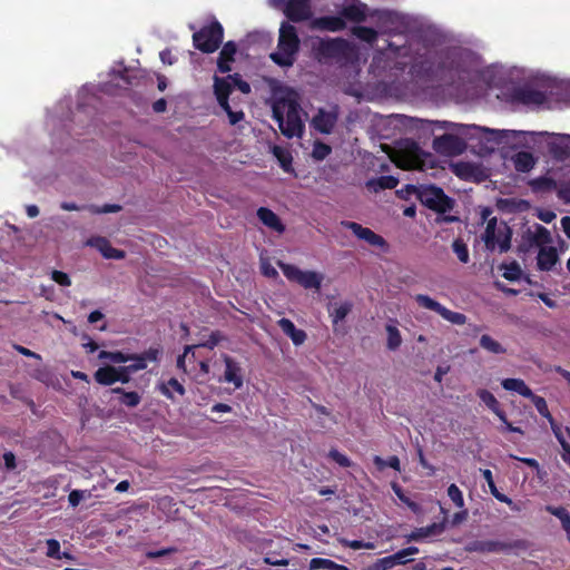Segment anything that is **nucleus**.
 Segmentation results:
<instances>
[{
    "mask_svg": "<svg viewBox=\"0 0 570 570\" xmlns=\"http://www.w3.org/2000/svg\"><path fill=\"white\" fill-rule=\"evenodd\" d=\"M412 72L421 79L440 80L453 86L465 78L468 69L463 52L448 48L416 60L412 65Z\"/></svg>",
    "mask_w": 570,
    "mask_h": 570,
    "instance_id": "obj_1",
    "label": "nucleus"
},
{
    "mask_svg": "<svg viewBox=\"0 0 570 570\" xmlns=\"http://www.w3.org/2000/svg\"><path fill=\"white\" fill-rule=\"evenodd\" d=\"M299 104L291 98H278L274 101L273 119L277 122L281 132L287 137H301L304 132V124L301 118Z\"/></svg>",
    "mask_w": 570,
    "mask_h": 570,
    "instance_id": "obj_2",
    "label": "nucleus"
},
{
    "mask_svg": "<svg viewBox=\"0 0 570 570\" xmlns=\"http://www.w3.org/2000/svg\"><path fill=\"white\" fill-rule=\"evenodd\" d=\"M301 40L296 28L283 21L278 31L277 49L269 55L271 60L282 68H291L297 60Z\"/></svg>",
    "mask_w": 570,
    "mask_h": 570,
    "instance_id": "obj_3",
    "label": "nucleus"
},
{
    "mask_svg": "<svg viewBox=\"0 0 570 570\" xmlns=\"http://www.w3.org/2000/svg\"><path fill=\"white\" fill-rule=\"evenodd\" d=\"M110 79L98 86V91L109 96H121L130 92L134 86L140 82V70L124 67L119 70L112 69L109 72Z\"/></svg>",
    "mask_w": 570,
    "mask_h": 570,
    "instance_id": "obj_4",
    "label": "nucleus"
},
{
    "mask_svg": "<svg viewBox=\"0 0 570 570\" xmlns=\"http://www.w3.org/2000/svg\"><path fill=\"white\" fill-rule=\"evenodd\" d=\"M393 160L397 167L405 170H424L426 167H433L432 155L422 151L420 146L414 141L399 150Z\"/></svg>",
    "mask_w": 570,
    "mask_h": 570,
    "instance_id": "obj_5",
    "label": "nucleus"
},
{
    "mask_svg": "<svg viewBox=\"0 0 570 570\" xmlns=\"http://www.w3.org/2000/svg\"><path fill=\"white\" fill-rule=\"evenodd\" d=\"M223 40L224 28L216 19L193 33L194 47L204 53L215 52L223 43Z\"/></svg>",
    "mask_w": 570,
    "mask_h": 570,
    "instance_id": "obj_6",
    "label": "nucleus"
},
{
    "mask_svg": "<svg viewBox=\"0 0 570 570\" xmlns=\"http://www.w3.org/2000/svg\"><path fill=\"white\" fill-rule=\"evenodd\" d=\"M530 543L525 539H515L510 542L499 540H473L466 543L465 551L478 553H509L515 550H528Z\"/></svg>",
    "mask_w": 570,
    "mask_h": 570,
    "instance_id": "obj_7",
    "label": "nucleus"
},
{
    "mask_svg": "<svg viewBox=\"0 0 570 570\" xmlns=\"http://www.w3.org/2000/svg\"><path fill=\"white\" fill-rule=\"evenodd\" d=\"M417 200L438 214H445L454 206V200L435 185H421Z\"/></svg>",
    "mask_w": 570,
    "mask_h": 570,
    "instance_id": "obj_8",
    "label": "nucleus"
},
{
    "mask_svg": "<svg viewBox=\"0 0 570 570\" xmlns=\"http://www.w3.org/2000/svg\"><path fill=\"white\" fill-rule=\"evenodd\" d=\"M142 368V356L135 357V363L128 366H102L95 372V380L101 385H112L116 382L127 383L130 374Z\"/></svg>",
    "mask_w": 570,
    "mask_h": 570,
    "instance_id": "obj_9",
    "label": "nucleus"
},
{
    "mask_svg": "<svg viewBox=\"0 0 570 570\" xmlns=\"http://www.w3.org/2000/svg\"><path fill=\"white\" fill-rule=\"evenodd\" d=\"M350 43L343 38L321 39L313 46V53L320 62L342 59L347 56Z\"/></svg>",
    "mask_w": 570,
    "mask_h": 570,
    "instance_id": "obj_10",
    "label": "nucleus"
},
{
    "mask_svg": "<svg viewBox=\"0 0 570 570\" xmlns=\"http://www.w3.org/2000/svg\"><path fill=\"white\" fill-rule=\"evenodd\" d=\"M284 276L289 281L299 284L305 289L320 291L323 282V275L314 271H302L293 264L278 262Z\"/></svg>",
    "mask_w": 570,
    "mask_h": 570,
    "instance_id": "obj_11",
    "label": "nucleus"
},
{
    "mask_svg": "<svg viewBox=\"0 0 570 570\" xmlns=\"http://www.w3.org/2000/svg\"><path fill=\"white\" fill-rule=\"evenodd\" d=\"M414 299L419 304V306L438 313L444 320L452 324L463 325L466 322V316L464 314L453 312L446 308L445 306H443L442 304H440L439 302H436L435 299L431 298L428 295L417 294L415 295Z\"/></svg>",
    "mask_w": 570,
    "mask_h": 570,
    "instance_id": "obj_12",
    "label": "nucleus"
},
{
    "mask_svg": "<svg viewBox=\"0 0 570 570\" xmlns=\"http://www.w3.org/2000/svg\"><path fill=\"white\" fill-rule=\"evenodd\" d=\"M283 13L288 19L287 22H305L313 17L311 0H287L282 8Z\"/></svg>",
    "mask_w": 570,
    "mask_h": 570,
    "instance_id": "obj_13",
    "label": "nucleus"
},
{
    "mask_svg": "<svg viewBox=\"0 0 570 570\" xmlns=\"http://www.w3.org/2000/svg\"><path fill=\"white\" fill-rule=\"evenodd\" d=\"M340 116L337 105H334L330 110L320 108L311 120V126L323 135H330L335 128Z\"/></svg>",
    "mask_w": 570,
    "mask_h": 570,
    "instance_id": "obj_14",
    "label": "nucleus"
},
{
    "mask_svg": "<svg viewBox=\"0 0 570 570\" xmlns=\"http://www.w3.org/2000/svg\"><path fill=\"white\" fill-rule=\"evenodd\" d=\"M466 147L465 141L456 135L443 134L433 139V148L443 155H460Z\"/></svg>",
    "mask_w": 570,
    "mask_h": 570,
    "instance_id": "obj_15",
    "label": "nucleus"
},
{
    "mask_svg": "<svg viewBox=\"0 0 570 570\" xmlns=\"http://www.w3.org/2000/svg\"><path fill=\"white\" fill-rule=\"evenodd\" d=\"M342 225L350 229L358 239L365 240L372 246L384 248L387 246L386 240L379 234L367 227H363L355 222H342Z\"/></svg>",
    "mask_w": 570,
    "mask_h": 570,
    "instance_id": "obj_16",
    "label": "nucleus"
},
{
    "mask_svg": "<svg viewBox=\"0 0 570 570\" xmlns=\"http://www.w3.org/2000/svg\"><path fill=\"white\" fill-rule=\"evenodd\" d=\"M512 101L520 102L525 106H540L546 102L547 96L543 91L531 87L514 88L511 94Z\"/></svg>",
    "mask_w": 570,
    "mask_h": 570,
    "instance_id": "obj_17",
    "label": "nucleus"
},
{
    "mask_svg": "<svg viewBox=\"0 0 570 570\" xmlns=\"http://www.w3.org/2000/svg\"><path fill=\"white\" fill-rule=\"evenodd\" d=\"M549 153L558 161L570 157V135H557L548 144Z\"/></svg>",
    "mask_w": 570,
    "mask_h": 570,
    "instance_id": "obj_18",
    "label": "nucleus"
},
{
    "mask_svg": "<svg viewBox=\"0 0 570 570\" xmlns=\"http://www.w3.org/2000/svg\"><path fill=\"white\" fill-rule=\"evenodd\" d=\"M223 361L225 363L224 381L232 383L237 390L240 389L244 383L242 367L233 357L227 354H223Z\"/></svg>",
    "mask_w": 570,
    "mask_h": 570,
    "instance_id": "obj_19",
    "label": "nucleus"
},
{
    "mask_svg": "<svg viewBox=\"0 0 570 570\" xmlns=\"http://www.w3.org/2000/svg\"><path fill=\"white\" fill-rule=\"evenodd\" d=\"M87 245L98 249L107 259H121L125 253L111 246L110 242L102 236L91 237L87 240Z\"/></svg>",
    "mask_w": 570,
    "mask_h": 570,
    "instance_id": "obj_20",
    "label": "nucleus"
},
{
    "mask_svg": "<svg viewBox=\"0 0 570 570\" xmlns=\"http://www.w3.org/2000/svg\"><path fill=\"white\" fill-rule=\"evenodd\" d=\"M311 26L313 29L337 32L346 28V22L342 16H323L315 18Z\"/></svg>",
    "mask_w": 570,
    "mask_h": 570,
    "instance_id": "obj_21",
    "label": "nucleus"
},
{
    "mask_svg": "<svg viewBox=\"0 0 570 570\" xmlns=\"http://www.w3.org/2000/svg\"><path fill=\"white\" fill-rule=\"evenodd\" d=\"M60 208L62 210H67V212L87 209L91 214H108V213H118L121 210V206L116 205V204H106L104 206H97V205L79 206L72 202H62L60 204Z\"/></svg>",
    "mask_w": 570,
    "mask_h": 570,
    "instance_id": "obj_22",
    "label": "nucleus"
},
{
    "mask_svg": "<svg viewBox=\"0 0 570 570\" xmlns=\"http://www.w3.org/2000/svg\"><path fill=\"white\" fill-rule=\"evenodd\" d=\"M559 262V255L554 247H540L537 256V267L539 271L549 272Z\"/></svg>",
    "mask_w": 570,
    "mask_h": 570,
    "instance_id": "obj_23",
    "label": "nucleus"
},
{
    "mask_svg": "<svg viewBox=\"0 0 570 570\" xmlns=\"http://www.w3.org/2000/svg\"><path fill=\"white\" fill-rule=\"evenodd\" d=\"M236 52L237 45L234 41H227L223 46L217 59V68L219 72L227 73L232 70L230 63L234 62Z\"/></svg>",
    "mask_w": 570,
    "mask_h": 570,
    "instance_id": "obj_24",
    "label": "nucleus"
},
{
    "mask_svg": "<svg viewBox=\"0 0 570 570\" xmlns=\"http://www.w3.org/2000/svg\"><path fill=\"white\" fill-rule=\"evenodd\" d=\"M233 91V83L228 76L226 77H214V94L216 96L217 102L220 107H226L227 102H229V95Z\"/></svg>",
    "mask_w": 570,
    "mask_h": 570,
    "instance_id": "obj_25",
    "label": "nucleus"
},
{
    "mask_svg": "<svg viewBox=\"0 0 570 570\" xmlns=\"http://www.w3.org/2000/svg\"><path fill=\"white\" fill-rule=\"evenodd\" d=\"M257 217L266 227L279 234L285 232V225L272 209L267 207H259L257 209Z\"/></svg>",
    "mask_w": 570,
    "mask_h": 570,
    "instance_id": "obj_26",
    "label": "nucleus"
},
{
    "mask_svg": "<svg viewBox=\"0 0 570 570\" xmlns=\"http://www.w3.org/2000/svg\"><path fill=\"white\" fill-rule=\"evenodd\" d=\"M277 324L283 333L292 340L294 345H302L306 341V333L303 330L297 328L289 318L283 317L277 322Z\"/></svg>",
    "mask_w": 570,
    "mask_h": 570,
    "instance_id": "obj_27",
    "label": "nucleus"
},
{
    "mask_svg": "<svg viewBox=\"0 0 570 570\" xmlns=\"http://www.w3.org/2000/svg\"><path fill=\"white\" fill-rule=\"evenodd\" d=\"M366 10L367 7L364 3H352L343 7L341 10V16L344 18V20L360 23L366 20Z\"/></svg>",
    "mask_w": 570,
    "mask_h": 570,
    "instance_id": "obj_28",
    "label": "nucleus"
},
{
    "mask_svg": "<svg viewBox=\"0 0 570 570\" xmlns=\"http://www.w3.org/2000/svg\"><path fill=\"white\" fill-rule=\"evenodd\" d=\"M479 399L499 417L500 421H505V412L501 409L499 401L488 390L478 391Z\"/></svg>",
    "mask_w": 570,
    "mask_h": 570,
    "instance_id": "obj_29",
    "label": "nucleus"
},
{
    "mask_svg": "<svg viewBox=\"0 0 570 570\" xmlns=\"http://www.w3.org/2000/svg\"><path fill=\"white\" fill-rule=\"evenodd\" d=\"M501 385L504 390L515 392L523 397L533 396L532 390L521 379H504Z\"/></svg>",
    "mask_w": 570,
    "mask_h": 570,
    "instance_id": "obj_30",
    "label": "nucleus"
},
{
    "mask_svg": "<svg viewBox=\"0 0 570 570\" xmlns=\"http://www.w3.org/2000/svg\"><path fill=\"white\" fill-rule=\"evenodd\" d=\"M546 511L550 514L557 517L560 522L561 527L566 532L567 540L570 542V513L569 511L563 507H553V505H547Z\"/></svg>",
    "mask_w": 570,
    "mask_h": 570,
    "instance_id": "obj_31",
    "label": "nucleus"
},
{
    "mask_svg": "<svg viewBox=\"0 0 570 570\" xmlns=\"http://www.w3.org/2000/svg\"><path fill=\"white\" fill-rule=\"evenodd\" d=\"M529 185L534 193H548L557 189V181L547 176H540L529 181Z\"/></svg>",
    "mask_w": 570,
    "mask_h": 570,
    "instance_id": "obj_32",
    "label": "nucleus"
},
{
    "mask_svg": "<svg viewBox=\"0 0 570 570\" xmlns=\"http://www.w3.org/2000/svg\"><path fill=\"white\" fill-rule=\"evenodd\" d=\"M142 356V354L130 355L120 351L109 352V351H100L98 354V358L101 361H109L110 363L120 364L126 363L128 361H134L135 357Z\"/></svg>",
    "mask_w": 570,
    "mask_h": 570,
    "instance_id": "obj_33",
    "label": "nucleus"
},
{
    "mask_svg": "<svg viewBox=\"0 0 570 570\" xmlns=\"http://www.w3.org/2000/svg\"><path fill=\"white\" fill-rule=\"evenodd\" d=\"M512 229L507 223H501L498 228L497 244L500 253H507L511 248Z\"/></svg>",
    "mask_w": 570,
    "mask_h": 570,
    "instance_id": "obj_34",
    "label": "nucleus"
},
{
    "mask_svg": "<svg viewBox=\"0 0 570 570\" xmlns=\"http://www.w3.org/2000/svg\"><path fill=\"white\" fill-rule=\"evenodd\" d=\"M159 390L161 394L166 397L174 400V393L179 394L180 396L185 395V387L181 383L178 382L177 379L171 377L166 382H161L159 384Z\"/></svg>",
    "mask_w": 570,
    "mask_h": 570,
    "instance_id": "obj_35",
    "label": "nucleus"
},
{
    "mask_svg": "<svg viewBox=\"0 0 570 570\" xmlns=\"http://www.w3.org/2000/svg\"><path fill=\"white\" fill-rule=\"evenodd\" d=\"M513 163H514V168L520 171V173H528L530 171L534 164H535V160L532 156L531 153L529 151H519L514 158H513Z\"/></svg>",
    "mask_w": 570,
    "mask_h": 570,
    "instance_id": "obj_36",
    "label": "nucleus"
},
{
    "mask_svg": "<svg viewBox=\"0 0 570 570\" xmlns=\"http://www.w3.org/2000/svg\"><path fill=\"white\" fill-rule=\"evenodd\" d=\"M353 308V304L351 302H343L341 304H335L328 309L330 316L332 318L333 325H337L340 322L344 321L345 317L350 314Z\"/></svg>",
    "mask_w": 570,
    "mask_h": 570,
    "instance_id": "obj_37",
    "label": "nucleus"
},
{
    "mask_svg": "<svg viewBox=\"0 0 570 570\" xmlns=\"http://www.w3.org/2000/svg\"><path fill=\"white\" fill-rule=\"evenodd\" d=\"M352 35L355 36L361 41L366 43H374L377 39V31L374 28L365 27V26H355L352 28Z\"/></svg>",
    "mask_w": 570,
    "mask_h": 570,
    "instance_id": "obj_38",
    "label": "nucleus"
},
{
    "mask_svg": "<svg viewBox=\"0 0 570 570\" xmlns=\"http://www.w3.org/2000/svg\"><path fill=\"white\" fill-rule=\"evenodd\" d=\"M497 217H492L488 220L482 239L488 249L493 250L497 245Z\"/></svg>",
    "mask_w": 570,
    "mask_h": 570,
    "instance_id": "obj_39",
    "label": "nucleus"
},
{
    "mask_svg": "<svg viewBox=\"0 0 570 570\" xmlns=\"http://www.w3.org/2000/svg\"><path fill=\"white\" fill-rule=\"evenodd\" d=\"M309 569H326V570H350L346 566L338 564L331 559L313 558L309 561Z\"/></svg>",
    "mask_w": 570,
    "mask_h": 570,
    "instance_id": "obj_40",
    "label": "nucleus"
},
{
    "mask_svg": "<svg viewBox=\"0 0 570 570\" xmlns=\"http://www.w3.org/2000/svg\"><path fill=\"white\" fill-rule=\"evenodd\" d=\"M551 429L553 431L554 436L559 441L564 454L562 455V460L570 466V444L566 441L561 428L556 423L554 419L552 422H549Z\"/></svg>",
    "mask_w": 570,
    "mask_h": 570,
    "instance_id": "obj_41",
    "label": "nucleus"
},
{
    "mask_svg": "<svg viewBox=\"0 0 570 570\" xmlns=\"http://www.w3.org/2000/svg\"><path fill=\"white\" fill-rule=\"evenodd\" d=\"M528 238H529L530 246L538 245V246L542 247L544 244H548L551 242L550 232L541 225H538L535 233H533V234L530 233L528 235Z\"/></svg>",
    "mask_w": 570,
    "mask_h": 570,
    "instance_id": "obj_42",
    "label": "nucleus"
},
{
    "mask_svg": "<svg viewBox=\"0 0 570 570\" xmlns=\"http://www.w3.org/2000/svg\"><path fill=\"white\" fill-rule=\"evenodd\" d=\"M443 128H455L459 134H464V135L468 134V131L470 129L484 130L489 135L493 136L492 139L495 140V141H498L499 137L501 136V131H499V130L481 128V127H478V126H471L470 127V126L458 125V124H453V122H449V121H444L443 122Z\"/></svg>",
    "mask_w": 570,
    "mask_h": 570,
    "instance_id": "obj_43",
    "label": "nucleus"
},
{
    "mask_svg": "<svg viewBox=\"0 0 570 570\" xmlns=\"http://www.w3.org/2000/svg\"><path fill=\"white\" fill-rule=\"evenodd\" d=\"M111 392L118 394V401L127 406H136L140 401V396L137 392H125L121 387L112 389Z\"/></svg>",
    "mask_w": 570,
    "mask_h": 570,
    "instance_id": "obj_44",
    "label": "nucleus"
},
{
    "mask_svg": "<svg viewBox=\"0 0 570 570\" xmlns=\"http://www.w3.org/2000/svg\"><path fill=\"white\" fill-rule=\"evenodd\" d=\"M480 346L492 354H504L507 350L490 335L483 334L480 337Z\"/></svg>",
    "mask_w": 570,
    "mask_h": 570,
    "instance_id": "obj_45",
    "label": "nucleus"
},
{
    "mask_svg": "<svg viewBox=\"0 0 570 570\" xmlns=\"http://www.w3.org/2000/svg\"><path fill=\"white\" fill-rule=\"evenodd\" d=\"M385 330L387 333V348L391 351L397 350L402 344V336L399 328L395 325L386 324Z\"/></svg>",
    "mask_w": 570,
    "mask_h": 570,
    "instance_id": "obj_46",
    "label": "nucleus"
},
{
    "mask_svg": "<svg viewBox=\"0 0 570 570\" xmlns=\"http://www.w3.org/2000/svg\"><path fill=\"white\" fill-rule=\"evenodd\" d=\"M501 268L504 269L503 277L510 282L520 279V277L522 275L521 267L515 261H513L509 264H505V263L502 264Z\"/></svg>",
    "mask_w": 570,
    "mask_h": 570,
    "instance_id": "obj_47",
    "label": "nucleus"
},
{
    "mask_svg": "<svg viewBox=\"0 0 570 570\" xmlns=\"http://www.w3.org/2000/svg\"><path fill=\"white\" fill-rule=\"evenodd\" d=\"M476 167L471 163L461 161L453 166V173L462 179H469L473 177Z\"/></svg>",
    "mask_w": 570,
    "mask_h": 570,
    "instance_id": "obj_48",
    "label": "nucleus"
},
{
    "mask_svg": "<svg viewBox=\"0 0 570 570\" xmlns=\"http://www.w3.org/2000/svg\"><path fill=\"white\" fill-rule=\"evenodd\" d=\"M419 551L420 550H419L417 547L412 546V547L404 548V549L397 551L394 554H391L390 558H392V562L394 563V566H396V564H405V563H407L410 561L406 558L409 556L417 554Z\"/></svg>",
    "mask_w": 570,
    "mask_h": 570,
    "instance_id": "obj_49",
    "label": "nucleus"
},
{
    "mask_svg": "<svg viewBox=\"0 0 570 570\" xmlns=\"http://www.w3.org/2000/svg\"><path fill=\"white\" fill-rule=\"evenodd\" d=\"M527 399L531 400V402L533 403V405L535 406V409L540 415L548 419L549 422H552L553 416L551 415V413L548 409V404H547L544 397L539 396L533 393V396H528Z\"/></svg>",
    "mask_w": 570,
    "mask_h": 570,
    "instance_id": "obj_50",
    "label": "nucleus"
},
{
    "mask_svg": "<svg viewBox=\"0 0 570 570\" xmlns=\"http://www.w3.org/2000/svg\"><path fill=\"white\" fill-rule=\"evenodd\" d=\"M373 462L379 470H383L385 466H389L395 471H400L401 469L400 459L396 455H391L387 458V460H384L381 456L375 455Z\"/></svg>",
    "mask_w": 570,
    "mask_h": 570,
    "instance_id": "obj_51",
    "label": "nucleus"
},
{
    "mask_svg": "<svg viewBox=\"0 0 570 570\" xmlns=\"http://www.w3.org/2000/svg\"><path fill=\"white\" fill-rule=\"evenodd\" d=\"M452 249L461 263L466 264L469 262V249L466 244L461 238H458L453 242Z\"/></svg>",
    "mask_w": 570,
    "mask_h": 570,
    "instance_id": "obj_52",
    "label": "nucleus"
},
{
    "mask_svg": "<svg viewBox=\"0 0 570 570\" xmlns=\"http://www.w3.org/2000/svg\"><path fill=\"white\" fill-rule=\"evenodd\" d=\"M421 190V185L420 186H415V185H412V184H407L405 185L404 187H402L401 189H397L396 190V195L401 198V199H404V200H409L411 199L413 196L419 199V193Z\"/></svg>",
    "mask_w": 570,
    "mask_h": 570,
    "instance_id": "obj_53",
    "label": "nucleus"
},
{
    "mask_svg": "<svg viewBox=\"0 0 570 570\" xmlns=\"http://www.w3.org/2000/svg\"><path fill=\"white\" fill-rule=\"evenodd\" d=\"M332 153V148L330 145L322 142V141H315L313 146L312 156L316 160H323L325 159L330 154Z\"/></svg>",
    "mask_w": 570,
    "mask_h": 570,
    "instance_id": "obj_54",
    "label": "nucleus"
},
{
    "mask_svg": "<svg viewBox=\"0 0 570 570\" xmlns=\"http://www.w3.org/2000/svg\"><path fill=\"white\" fill-rule=\"evenodd\" d=\"M372 184H376L380 189H393L399 185V179L394 176L387 175L370 181V185Z\"/></svg>",
    "mask_w": 570,
    "mask_h": 570,
    "instance_id": "obj_55",
    "label": "nucleus"
},
{
    "mask_svg": "<svg viewBox=\"0 0 570 570\" xmlns=\"http://www.w3.org/2000/svg\"><path fill=\"white\" fill-rule=\"evenodd\" d=\"M448 495L456 508L461 509L464 507V499H463L462 491L459 489V487L456 484L452 483L449 485Z\"/></svg>",
    "mask_w": 570,
    "mask_h": 570,
    "instance_id": "obj_56",
    "label": "nucleus"
},
{
    "mask_svg": "<svg viewBox=\"0 0 570 570\" xmlns=\"http://www.w3.org/2000/svg\"><path fill=\"white\" fill-rule=\"evenodd\" d=\"M178 551L176 547H168L159 550H147L145 551V558L147 559H158L168 557L170 554H174Z\"/></svg>",
    "mask_w": 570,
    "mask_h": 570,
    "instance_id": "obj_57",
    "label": "nucleus"
},
{
    "mask_svg": "<svg viewBox=\"0 0 570 570\" xmlns=\"http://www.w3.org/2000/svg\"><path fill=\"white\" fill-rule=\"evenodd\" d=\"M228 79H230L233 83V89L237 88L243 94L250 92V85L247 81L243 80L239 73L228 75Z\"/></svg>",
    "mask_w": 570,
    "mask_h": 570,
    "instance_id": "obj_58",
    "label": "nucleus"
},
{
    "mask_svg": "<svg viewBox=\"0 0 570 570\" xmlns=\"http://www.w3.org/2000/svg\"><path fill=\"white\" fill-rule=\"evenodd\" d=\"M341 543L344 547L351 548L353 550H360V549L372 550V549L375 548V544L373 542H365L363 540H347V539H343V540H341Z\"/></svg>",
    "mask_w": 570,
    "mask_h": 570,
    "instance_id": "obj_59",
    "label": "nucleus"
},
{
    "mask_svg": "<svg viewBox=\"0 0 570 570\" xmlns=\"http://www.w3.org/2000/svg\"><path fill=\"white\" fill-rule=\"evenodd\" d=\"M328 456L335 461L340 466L350 468L352 465L351 460L340 451L332 449L328 453Z\"/></svg>",
    "mask_w": 570,
    "mask_h": 570,
    "instance_id": "obj_60",
    "label": "nucleus"
},
{
    "mask_svg": "<svg viewBox=\"0 0 570 570\" xmlns=\"http://www.w3.org/2000/svg\"><path fill=\"white\" fill-rule=\"evenodd\" d=\"M47 556L49 558L61 559L60 543L56 539L47 540Z\"/></svg>",
    "mask_w": 570,
    "mask_h": 570,
    "instance_id": "obj_61",
    "label": "nucleus"
},
{
    "mask_svg": "<svg viewBox=\"0 0 570 570\" xmlns=\"http://www.w3.org/2000/svg\"><path fill=\"white\" fill-rule=\"evenodd\" d=\"M228 116V119H229V122L230 125H236L237 122H239L240 120L244 119L245 115L242 110L239 111H234L229 105V102H227V106L225 107H220Z\"/></svg>",
    "mask_w": 570,
    "mask_h": 570,
    "instance_id": "obj_62",
    "label": "nucleus"
},
{
    "mask_svg": "<svg viewBox=\"0 0 570 570\" xmlns=\"http://www.w3.org/2000/svg\"><path fill=\"white\" fill-rule=\"evenodd\" d=\"M557 196L564 204H570V180L563 181L559 188L557 187Z\"/></svg>",
    "mask_w": 570,
    "mask_h": 570,
    "instance_id": "obj_63",
    "label": "nucleus"
},
{
    "mask_svg": "<svg viewBox=\"0 0 570 570\" xmlns=\"http://www.w3.org/2000/svg\"><path fill=\"white\" fill-rule=\"evenodd\" d=\"M51 278L60 286L67 287V286L71 285V279H70L69 275L65 272L55 269L51 273Z\"/></svg>",
    "mask_w": 570,
    "mask_h": 570,
    "instance_id": "obj_64",
    "label": "nucleus"
}]
</instances>
